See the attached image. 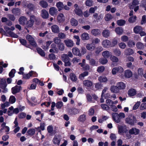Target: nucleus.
Listing matches in <instances>:
<instances>
[{
  "mask_svg": "<svg viewBox=\"0 0 146 146\" xmlns=\"http://www.w3.org/2000/svg\"><path fill=\"white\" fill-rule=\"evenodd\" d=\"M113 52L114 54L117 56H119L121 54L120 50L119 49H114L113 51Z\"/></svg>",
  "mask_w": 146,
  "mask_h": 146,
  "instance_id": "13d9d810",
  "label": "nucleus"
},
{
  "mask_svg": "<svg viewBox=\"0 0 146 146\" xmlns=\"http://www.w3.org/2000/svg\"><path fill=\"white\" fill-rule=\"evenodd\" d=\"M117 129L118 133L121 135L124 133H126L127 131L126 129V127L125 125L123 126L119 125L117 127Z\"/></svg>",
  "mask_w": 146,
  "mask_h": 146,
  "instance_id": "423d86ee",
  "label": "nucleus"
},
{
  "mask_svg": "<svg viewBox=\"0 0 146 146\" xmlns=\"http://www.w3.org/2000/svg\"><path fill=\"white\" fill-rule=\"evenodd\" d=\"M12 13L15 16H19L21 14V10L18 8H15L12 10Z\"/></svg>",
  "mask_w": 146,
  "mask_h": 146,
  "instance_id": "4be33fe9",
  "label": "nucleus"
},
{
  "mask_svg": "<svg viewBox=\"0 0 146 146\" xmlns=\"http://www.w3.org/2000/svg\"><path fill=\"white\" fill-rule=\"evenodd\" d=\"M136 47L139 49H141L144 48V45L140 42H137L136 44Z\"/></svg>",
  "mask_w": 146,
  "mask_h": 146,
  "instance_id": "603ef678",
  "label": "nucleus"
},
{
  "mask_svg": "<svg viewBox=\"0 0 146 146\" xmlns=\"http://www.w3.org/2000/svg\"><path fill=\"white\" fill-rule=\"evenodd\" d=\"M110 58V60L113 62H117L119 61L118 58L116 56L113 55H111Z\"/></svg>",
  "mask_w": 146,
  "mask_h": 146,
  "instance_id": "5fc2aeb1",
  "label": "nucleus"
},
{
  "mask_svg": "<svg viewBox=\"0 0 146 146\" xmlns=\"http://www.w3.org/2000/svg\"><path fill=\"white\" fill-rule=\"evenodd\" d=\"M110 91L112 93H117L119 92V90L116 86H112L110 87Z\"/></svg>",
  "mask_w": 146,
  "mask_h": 146,
  "instance_id": "bb28decb",
  "label": "nucleus"
},
{
  "mask_svg": "<svg viewBox=\"0 0 146 146\" xmlns=\"http://www.w3.org/2000/svg\"><path fill=\"white\" fill-rule=\"evenodd\" d=\"M13 107L12 106H11L9 108L8 111V115H9L11 116L13 113Z\"/></svg>",
  "mask_w": 146,
  "mask_h": 146,
  "instance_id": "69168bd1",
  "label": "nucleus"
},
{
  "mask_svg": "<svg viewBox=\"0 0 146 146\" xmlns=\"http://www.w3.org/2000/svg\"><path fill=\"white\" fill-rule=\"evenodd\" d=\"M89 63L92 66H97L98 65V62L93 59H90Z\"/></svg>",
  "mask_w": 146,
  "mask_h": 146,
  "instance_id": "680f3d73",
  "label": "nucleus"
},
{
  "mask_svg": "<svg viewBox=\"0 0 146 146\" xmlns=\"http://www.w3.org/2000/svg\"><path fill=\"white\" fill-rule=\"evenodd\" d=\"M93 2L92 0H87L85 3L86 6L90 7L92 5Z\"/></svg>",
  "mask_w": 146,
  "mask_h": 146,
  "instance_id": "338daca9",
  "label": "nucleus"
},
{
  "mask_svg": "<svg viewBox=\"0 0 146 146\" xmlns=\"http://www.w3.org/2000/svg\"><path fill=\"white\" fill-rule=\"evenodd\" d=\"M26 39L28 40L30 44L34 47H36L37 44L34 40V38L32 36L29 35H28L26 36Z\"/></svg>",
  "mask_w": 146,
  "mask_h": 146,
  "instance_id": "39448f33",
  "label": "nucleus"
},
{
  "mask_svg": "<svg viewBox=\"0 0 146 146\" xmlns=\"http://www.w3.org/2000/svg\"><path fill=\"white\" fill-rule=\"evenodd\" d=\"M129 133L131 135H138L140 133V130L135 127H133L129 130Z\"/></svg>",
  "mask_w": 146,
  "mask_h": 146,
  "instance_id": "9d476101",
  "label": "nucleus"
},
{
  "mask_svg": "<svg viewBox=\"0 0 146 146\" xmlns=\"http://www.w3.org/2000/svg\"><path fill=\"white\" fill-rule=\"evenodd\" d=\"M86 120V115L84 114L80 115L78 119V121L84 123Z\"/></svg>",
  "mask_w": 146,
  "mask_h": 146,
  "instance_id": "72a5a7b5",
  "label": "nucleus"
},
{
  "mask_svg": "<svg viewBox=\"0 0 146 146\" xmlns=\"http://www.w3.org/2000/svg\"><path fill=\"white\" fill-rule=\"evenodd\" d=\"M136 91L134 89L131 88L129 90L127 94L130 96H133L136 94Z\"/></svg>",
  "mask_w": 146,
  "mask_h": 146,
  "instance_id": "c756f323",
  "label": "nucleus"
},
{
  "mask_svg": "<svg viewBox=\"0 0 146 146\" xmlns=\"http://www.w3.org/2000/svg\"><path fill=\"white\" fill-rule=\"evenodd\" d=\"M83 84L86 87L90 88L93 85V82L89 80H85L83 81Z\"/></svg>",
  "mask_w": 146,
  "mask_h": 146,
  "instance_id": "4468645a",
  "label": "nucleus"
},
{
  "mask_svg": "<svg viewBox=\"0 0 146 146\" xmlns=\"http://www.w3.org/2000/svg\"><path fill=\"white\" fill-rule=\"evenodd\" d=\"M70 79L73 82H75L77 80V77L74 73H71L70 74Z\"/></svg>",
  "mask_w": 146,
  "mask_h": 146,
  "instance_id": "79ce46f5",
  "label": "nucleus"
},
{
  "mask_svg": "<svg viewBox=\"0 0 146 146\" xmlns=\"http://www.w3.org/2000/svg\"><path fill=\"white\" fill-rule=\"evenodd\" d=\"M127 44L128 46L130 47H132L135 45V42L133 40H129L127 42Z\"/></svg>",
  "mask_w": 146,
  "mask_h": 146,
  "instance_id": "e2e57ef3",
  "label": "nucleus"
},
{
  "mask_svg": "<svg viewBox=\"0 0 146 146\" xmlns=\"http://www.w3.org/2000/svg\"><path fill=\"white\" fill-rule=\"evenodd\" d=\"M24 7H27L29 9V10L31 11L33 10L34 9L35 7L34 5L31 3L28 4L27 5V6H26V5H25Z\"/></svg>",
  "mask_w": 146,
  "mask_h": 146,
  "instance_id": "37998d69",
  "label": "nucleus"
},
{
  "mask_svg": "<svg viewBox=\"0 0 146 146\" xmlns=\"http://www.w3.org/2000/svg\"><path fill=\"white\" fill-rule=\"evenodd\" d=\"M86 48V49L90 51H93L95 48V45L92 43H88L87 44Z\"/></svg>",
  "mask_w": 146,
  "mask_h": 146,
  "instance_id": "aec40b11",
  "label": "nucleus"
},
{
  "mask_svg": "<svg viewBox=\"0 0 146 146\" xmlns=\"http://www.w3.org/2000/svg\"><path fill=\"white\" fill-rule=\"evenodd\" d=\"M38 19L34 15H31L30 17V20L27 22L26 25L27 27H31L33 25L34 21H37Z\"/></svg>",
  "mask_w": 146,
  "mask_h": 146,
  "instance_id": "7ed1b4c3",
  "label": "nucleus"
},
{
  "mask_svg": "<svg viewBox=\"0 0 146 146\" xmlns=\"http://www.w3.org/2000/svg\"><path fill=\"white\" fill-rule=\"evenodd\" d=\"M139 4V1L138 0H133L132 1V4L130 6V9H133L134 7Z\"/></svg>",
  "mask_w": 146,
  "mask_h": 146,
  "instance_id": "a19ab883",
  "label": "nucleus"
},
{
  "mask_svg": "<svg viewBox=\"0 0 146 146\" xmlns=\"http://www.w3.org/2000/svg\"><path fill=\"white\" fill-rule=\"evenodd\" d=\"M7 84L5 81H2L0 83V88L3 90V92L5 93L7 91V89L6 88Z\"/></svg>",
  "mask_w": 146,
  "mask_h": 146,
  "instance_id": "f8f14e48",
  "label": "nucleus"
},
{
  "mask_svg": "<svg viewBox=\"0 0 146 146\" xmlns=\"http://www.w3.org/2000/svg\"><path fill=\"white\" fill-rule=\"evenodd\" d=\"M124 53L126 55H129L133 54L134 53V51L132 49L128 48L125 50Z\"/></svg>",
  "mask_w": 146,
  "mask_h": 146,
  "instance_id": "58836bf2",
  "label": "nucleus"
},
{
  "mask_svg": "<svg viewBox=\"0 0 146 146\" xmlns=\"http://www.w3.org/2000/svg\"><path fill=\"white\" fill-rule=\"evenodd\" d=\"M68 112L70 114L75 115L79 113L80 112V110L78 109L73 108L69 109Z\"/></svg>",
  "mask_w": 146,
  "mask_h": 146,
  "instance_id": "393cba45",
  "label": "nucleus"
},
{
  "mask_svg": "<svg viewBox=\"0 0 146 146\" xmlns=\"http://www.w3.org/2000/svg\"><path fill=\"white\" fill-rule=\"evenodd\" d=\"M81 38L83 40H88L90 38L89 35L87 33H84L81 34Z\"/></svg>",
  "mask_w": 146,
  "mask_h": 146,
  "instance_id": "a878e982",
  "label": "nucleus"
},
{
  "mask_svg": "<svg viewBox=\"0 0 146 146\" xmlns=\"http://www.w3.org/2000/svg\"><path fill=\"white\" fill-rule=\"evenodd\" d=\"M70 23L71 25L74 27L76 26L78 24V21L74 18L71 19L70 21Z\"/></svg>",
  "mask_w": 146,
  "mask_h": 146,
  "instance_id": "4c0bfd02",
  "label": "nucleus"
},
{
  "mask_svg": "<svg viewBox=\"0 0 146 146\" xmlns=\"http://www.w3.org/2000/svg\"><path fill=\"white\" fill-rule=\"evenodd\" d=\"M99 62L102 64H105L108 62V60L105 58H101L99 59Z\"/></svg>",
  "mask_w": 146,
  "mask_h": 146,
  "instance_id": "09e8293b",
  "label": "nucleus"
},
{
  "mask_svg": "<svg viewBox=\"0 0 146 146\" xmlns=\"http://www.w3.org/2000/svg\"><path fill=\"white\" fill-rule=\"evenodd\" d=\"M4 29L7 33L11 37L15 38H17L18 36L16 34L12 31H10L9 27H5Z\"/></svg>",
  "mask_w": 146,
  "mask_h": 146,
  "instance_id": "0eeeda50",
  "label": "nucleus"
},
{
  "mask_svg": "<svg viewBox=\"0 0 146 146\" xmlns=\"http://www.w3.org/2000/svg\"><path fill=\"white\" fill-rule=\"evenodd\" d=\"M125 23V21L123 19L118 20L117 21V24L119 26H122L124 25Z\"/></svg>",
  "mask_w": 146,
  "mask_h": 146,
  "instance_id": "6e6d98bb",
  "label": "nucleus"
},
{
  "mask_svg": "<svg viewBox=\"0 0 146 146\" xmlns=\"http://www.w3.org/2000/svg\"><path fill=\"white\" fill-rule=\"evenodd\" d=\"M113 120L116 123H119L121 122V119L117 113H113L111 114Z\"/></svg>",
  "mask_w": 146,
  "mask_h": 146,
  "instance_id": "9b49d317",
  "label": "nucleus"
},
{
  "mask_svg": "<svg viewBox=\"0 0 146 146\" xmlns=\"http://www.w3.org/2000/svg\"><path fill=\"white\" fill-rule=\"evenodd\" d=\"M72 52L73 54L76 55L80 56L81 54L79 49L76 47L73 48L72 49Z\"/></svg>",
  "mask_w": 146,
  "mask_h": 146,
  "instance_id": "412c9836",
  "label": "nucleus"
},
{
  "mask_svg": "<svg viewBox=\"0 0 146 146\" xmlns=\"http://www.w3.org/2000/svg\"><path fill=\"white\" fill-rule=\"evenodd\" d=\"M116 86L119 90L124 89L125 87V84L122 82H120L117 83Z\"/></svg>",
  "mask_w": 146,
  "mask_h": 146,
  "instance_id": "c85d7f7f",
  "label": "nucleus"
},
{
  "mask_svg": "<svg viewBox=\"0 0 146 146\" xmlns=\"http://www.w3.org/2000/svg\"><path fill=\"white\" fill-rule=\"evenodd\" d=\"M93 17L97 21H99L103 18L104 14L100 13H95L93 14Z\"/></svg>",
  "mask_w": 146,
  "mask_h": 146,
  "instance_id": "6e6552de",
  "label": "nucleus"
},
{
  "mask_svg": "<svg viewBox=\"0 0 146 146\" xmlns=\"http://www.w3.org/2000/svg\"><path fill=\"white\" fill-rule=\"evenodd\" d=\"M37 51L38 53L41 56H45V53L40 48H37Z\"/></svg>",
  "mask_w": 146,
  "mask_h": 146,
  "instance_id": "4d7b16f0",
  "label": "nucleus"
},
{
  "mask_svg": "<svg viewBox=\"0 0 146 146\" xmlns=\"http://www.w3.org/2000/svg\"><path fill=\"white\" fill-rule=\"evenodd\" d=\"M21 89V86H15L12 88V92L13 94H15L19 92Z\"/></svg>",
  "mask_w": 146,
  "mask_h": 146,
  "instance_id": "6ab92c4d",
  "label": "nucleus"
},
{
  "mask_svg": "<svg viewBox=\"0 0 146 146\" xmlns=\"http://www.w3.org/2000/svg\"><path fill=\"white\" fill-rule=\"evenodd\" d=\"M51 29L52 32L55 33H58L60 32V29L58 26L54 25L51 27Z\"/></svg>",
  "mask_w": 146,
  "mask_h": 146,
  "instance_id": "a211bd4d",
  "label": "nucleus"
},
{
  "mask_svg": "<svg viewBox=\"0 0 146 146\" xmlns=\"http://www.w3.org/2000/svg\"><path fill=\"white\" fill-rule=\"evenodd\" d=\"M117 43V41L116 38L113 39L110 43V47H113L115 46Z\"/></svg>",
  "mask_w": 146,
  "mask_h": 146,
  "instance_id": "0e129e2a",
  "label": "nucleus"
},
{
  "mask_svg": "<svg viewBox=\"0 0 146 146\" xmlns=\"http://www.w3.org/2000/svg\"><path fill=\"white\" fill-rule=\"evenodd\" d=\"M124 75L125 77L129 78L132 76V72L129 70H126L124 71Z\"/></svg>",
  "mask_w": 146,
  "mask_h": 146,
  "instance_id": "cd10ccee",
  "label": "nucleus"
},
{
  "mask_svg": "<svg viewBox=\"0 0 146 146\" xmlns=\"http://www.w3.org/2000/svg\"><path fill=\"white\" fill-rule=\"evenodd\" d=\"M56 6L58 9V10H61L64 7V5L61 2H59L57 3Z\"/></svg>",
  "mask_w": 146,
  "mask_h": 146,
  "instance_id": "864d4df0",
  "label": "nucleus"
},
{
  "mask_svg": "<svg viewBox=\"0 0 146 146\" xmlns=\"http://www.w3.org/2000/svg\"><path fill=\"white\" fill-rule=\"evenodd\" d=\"M98 80L100 82L104 83L107 82L108 79L105 76L102 75L99 77Z\"/></svg>",
  "mask_w": 146,
  "mask_h": 146,
  "instance_id": "e433bc0d",
  "label": "nucleus"
},
{
  "mask_svg": "<svg viewBox=\"0 0 146 146\" xmlns=\"http://www.w3.org/2000/svg\"><path fill=\"white\" fill-rule=\"evenodd\" d=\"M57 20L59 22H63L65 20V17L62 13L60 14L57 17Z\"/></svg>",
  "mask_w": 146,
  "mask_h": 146,
  "instance_id": "ea45409f",
  "label": "nucleus"
},
{
  "mask_svg": "<svg viewBox=\"0 0 146 146\" xmlns=\"http://www.w3.org/2000/svg\"><path fill=\"white\" fill-rule=\"evenodd\" d=\"M49 12L51 15L54 16L57 15L58 11L56 8L52 7L50 8Z\"/></svg>",
  "mask_w": 146,
  "mask_h": 146,
  "instance_id": "ddd939ff",
  "label": "nucleus"
},
{
  "mask_svg": "<svg viewBox=\"0 0 146 146\" xmlns=\"http://www.w3.org/2000/svg\"><path fill=\"white\" fill-rule=\"evenodd\" d=\"M74 13L76 15L81 16L83 14V13L82 9V7H79L77 4H75L74 5Z\"/></svg>",
  "mask_w": 146,
  "mask_h": 146,
  "instance_id": "f03ea898",
  "label": "nucleus"
},
{
  "mask_svg": "<svg viewBox=\"0 0 146 146\" xmlns=\"http://www.w3.org/2000/svg\"><path fill=\"white\" fill-rule=\"evenodd\" d=\"M101 106L102 108L104 110L108 111L110 109L109 107L106 104H102L101 105Z\"/></svg>",
  "mask_w": 146,
  "mask_h": 146,
  "instance_id": "bf43d9fd",
  "label": "nucleus"
},
{
  "mask_svg": "<svg viewBox=\"0 0 146 146\" xmlns=\"http://www.w3.org/2000/svg\"><path fill=\"white\" fill-rule=\"evenodd\" d=\"M1 130H5L6 132H8L9 131L10 128L9 127L6 125V123L3 122L1 125Z\"/></svg>",
  "mask_w": 146,
  "mask_h": 146,
  "instance_id": "7c9ffc66",
  "label": "nucleus"
},
{
  "mask_svg": "<svg viewBox=\"0 0 146 146\" xmlns=\"http://www.w3.org/2000/svg\"><path fill=\"white\" fill-rule=\"evenodd\" d=\"M91 33L93 35L96 36L100 35L101 31L99 29H94L91 30Z\"/></svg>",
  "mask_w": 146,
  "mask_h": 146,
  "instance_id": "b1692460",
  "label": "nucleus"
},
{
  "mask_svg": "<svg viewBox=\"0 0 146 146\" xmlns=\"http://www.w3.org/2000/svg\"><path fill=\"white\" fill-rule=\"evenodd\" d=\"M137 121L136 117L134 115H131L126 118L125 119V123L131 125H134L135 123Z\"/></svg>",
  "mask_w": 146,
  "mask_h": 146,
  "instance_id": "f257e3e1",
  "label": "nucleus"
},
{
  "mask_svg": "<svg viewBox=\"0 0 146 146\" xmlns=\"http://www.w3.org/2000/svg\"><path fill=\"white\" fill-rule=\"evenodd\" d=\"M111 52L108 51L106 50L102 52V56L105 58H108L110 57L111 55Z\"/></svg>",
  "mask_w": 146,
  "mask_h": 146,
  "instance_id": "473e14b6",
  "label": "nucleus"
},
{
  "mask_svg": "<svg viewBox=\"0 0 146 146\" xmlns=\"http://www.w3.org/2000/svg\"><path fill=\"white\" fill-rule=\"evenodd\" d=\"M136 20V17L135 16H133L129 18L128 19L129 22L130 23H133Z\"/></svg>",
  "mask_w": 146,
  "mask_h": 146,
  "instance_id": "052dcab7",
  "label": "nucleus"
},
{
  "mask_svg": "<svg viewBox=\"0 0 146 146\" xmlns=\"http://www.w3.org/2000/svg\"><path fill=\"white\" fill-rule=\"evenodd\" d=\"M110 31L107 29L104 30L102 32V35L105 38H107L110 35Z\"/></svg>",
  "mask_w": 146,
  "mask_h": 146,
  "instance_id": "5701e85b",
  "label": "nucleus"
},
{
  "mask_svg": "<svg viewBox=\"0 0 146 146\" xmlns=\"http://www.w3.org/2000/svg\"><path fill=\"white\" fill-rule=\"evenodd\" d=\"M60 141V139L59 138L58 136H54L53 141L54 144H56L58 145H59Z\"/></svg>",
  "mask_w": 146,
  "mask_h": 146,
  "instance_id": "2f4dec72",
  "label": "nucleus"
},
{
  "mask_svg": "<svg viewBox=\"0 0 146 146\" xmlns=\"http://www.w3.org/2000/svg\"><path fill=\"white\" fill-rule=\"evenodd\" d=\"M33 71H31L28 74H24L23 75V78L25 79H28L30 77L32 76Z\"/></svg>",
  "mask_w": 146,
  "mask_h": 146,
  "instance_id": "49530a36",
  "label": "nucleus"
},
{
  "mask_svg": "<svg viewBox=\"0 0 146 146\" xmlns=\"http://www.w3.org/2000/svg\"><path fill=\"white\" fill-rule=\"evenodd\" d=\"M143 30L142 27L140 26H136L133 29L134 32L136 34L139 33L140 32Z\"/></svg>",
  "mask_w": 146,
  "mask_h": 146,
  "instance_id": "c9c22d12",
  "label": "nucleus"
},
{
  "mask_svg": "<svg viewBox=\"0 0 146 146\" xmlns=\"http://www.w3.org/2000/svg\"><path fill=\"white\" fill-rule=\"evenodd\" d=\"M111 42L108 39L103 40L102 42L103 46L105 48H109L110 47Z\"/></svg>",
  "mask_w": 146,
  "mask_h": 146,
  "instance_id": "f3484780",
  "label": "nucleus"
},
{
  "mask_svg": "<svg viewBox=\"0 0 146 146\" xmlns=\"http://www.w3.org/2000/svg\"><path fill=\"white\" fill-rule=\"evenodd\" d=\"M39 5L42 7L46 8L48 6V4L47 2L44 1H41L39 3Z\"/></svg>",
  "mask_w": 146,
  "mask_h": 146,
  "instance_id": "c03bdc74",
  "label": "nucleus"
},
{
  "mask_svg": "<svg viewBox=\"0 0 146 146\" xmlns=\"http://www.w3.org/2000/svg\"><path fill=\"white\" fill-rule=\"evenodd\" d=\"M66 45L68 47H71L73 46L74 43L72 40L71 39H67L66 40H64Z\"/></svg>",
  "mask_w": 146,
  "mask_h": 146,
  "instance_id": "1a4fd4ad",
  "label": "nucleus"
},
{
  "mask_svg": "<svg viewBox=\"0 0 146 146\" xmlns=\"http://www.w3.org/2000/svg\"><path fill=\"white\" fill-rule=\"evenodd\" d=\"M63 106V103L61 101L57 102L56 104V107L57 109H61Z\"/></svg>",
  "mask_w": 146,
  "mask_h": 146,
  "instance_id": "774afa93",
  "label": "nucleus"
},
{
  "mask_svg": "<svg viewBox=\"0 0 146 146\" xmlns=\"http://www.w3.org/2000/svg\"><path fill=\"white\" fill-rule=\"evenodd\" d=\"M52 42V41H47L46 44L42 46V47L44 49H48L50 44Z\"/></svg>",
  "mask_w": 146,
  "mask_h": 146,
  "instance_id": "a18cd8bd",
  "label": "nucleus"
},
{
  "mask_svg": "<svg viewBox=\"0 0 146 146\" xmlns=\"http://www.w3.org/2000/svg\"><path fill=\"white\" fill-rule=\"evenodd\" d=\"M49 15L48 12L45 9H43L41 10V15L43 18L44 19L48 18V17Z\"/></svg>",
  "mask_w": 146,
  "mask_h": 146,
  "instance_id": "dca6fc26",
  "label": "nucleus"
},
{
  "mask_svg": "<svg viewBox=\"0 0 146 146\" xmlns=\"http://www.w3.org/2000/svg\"><path fill=\"white\" fill-rule=\"evenodd\" d=\"M62 60L64 62H66L68 60H70V58L68 57L67 54H63L61 56Z\"/></svg>",
  "mask_w": 146,
  "mask_h": 146,
  "instance_id": "3c124183",
  "label": "nucleus"
},
{
  "mask_svg": "<svg viewBox=\"0 0 146 146\" xmlns=\"http://www.w3.org/2000/svg\"><path fill=\"white\" fill-rule=\"evenodd\" d=\"M115 31L117 34L120 35H122L123 32V29L120 27L116 28Z\"/></svg>",
  "mask_w": 146,
  "mask_h": 146,
  "instance_id": "de8ad7c7",
  "label": "nucleus"
},
{
  "mask_svg": "<svg viewBox=\"0 0 146 146\" xmlns=\"http://www.w3.org/2000/svg\"><path fill=\"white\" fill-rule=\"evenodd\" d=\"M88 74L89 73L88 71H84L79 75L78 76V78L80 80H83L84 79V78L85 77L88 76Z\"/></svg>",
  "mask_w": 146,
  "mask_h": 146,
  "instance_id": "f704fd0d",
  "label": "nucleus"
},
{
  "mask_svg": "<svg viewBox=\"0 0 146 146\" xmlns=\"http://www.w3.org/2000/svg\"><path fill=\"white\" fill-rule=\"evenodd\" d=\"M27 21V19L24 16H22L20 17L19 19V23L23 25H25Z\"/></svg>",
  "mask_w": 146,
  "mask_h": 146,
  "instance_id": "2eb2a0df",
  "label": "nucleus"
},
{
  "mask_svg": "<svg viewBox=\"0 0 146 146\" xmlns=\"http://www.w3.org/2000/svg\"><path fill=\"white\" fill-rule=\"evenodd\" d=\"M124 71V69L121 66L114 68L112 70L111 72L113 75H115L117 73H121Z\"/></svg>",
  "mask_w": 146,
  "mask_h": 146,
  "instance_id": "20e7f679",
  "label": "nucleus"
},
{
  "mask_svg": "<svg viewBox=\"0 0 146 146\" xmlns=\"http://www.w3.org/2000/svg\"><path fill=\"white\" fill-rule=\"evenodd\" d=\"M113 18L111 15L109 13L106 15L104 17V19L106 21H109L111 20Z\"/></svg>",
  "mask_w": 146,
  "mask_h": 146,
  "instance_id": "8fccbe9b",
  "label": "nucleus"
}]
</instances>
